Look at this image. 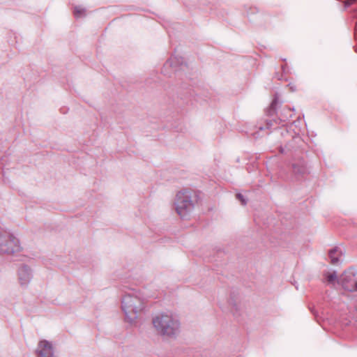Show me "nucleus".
<instances>
[{
	"instance_id": "nucleus-4",
	"label": "nucleus",
	"mask_w": 357,
	"mask_h": 357,
	"mask_svg": "<svg viewBox=\"0 0 357 357\" xmlns=\"http://www.w3.org/2000/svg\"><path fill=\"white\" fill-rule=\"evenodd\" d=\"M21 250L19 240L9 231H0V254L12 255Z\"/></svg>"
},
{
	"instance_id": "nucleus-7",
	"label": "nucleus",
	"mask_w": 357,
	"mask_h": 357,
	"mask_svg": "<svg viewBox=\"0 0 357 357\" xmlns=\"http://www.w3.org/2000/svg\"><path fill=\"white\" fill-rule=\"evenodd\" d=\"M38 357H54L52 344L47 340H42L37 348Z\"/></svg>"
},
{
	"instance_id": "nucleus-12",
	"label": "nucleus",
	"mask_w": 357,
	"mask_h": 357,
	"mask_svg": "<svg viewBox=\"0 0 357 357\" xmlns=\"http://www.w3.org/2000/svg\"><path fill=\"white\" fill-rule=\"evenodd\" d=\"M277 105V100L275 99L272 101L270 108L268 109V115H273L275 112V107Z\"/></svg>"
},
{
	"instance_id": "nucleus-13",
	"label": "nucleus",
	"mask_w": 357,
	"mask_h": 357,
	"mask_svg": "<svg viewBox=\"0 0 357 357\" xmlns=\"http://www.w3.org/2000/svg\"><path fill=\"white\" fill-rule=\"evenodd\" d=\"M236 198L241 202L242 205H245L247 204L246 200L241 194H236Z\"/></svg>"
},
{
	"instance_id": "nucleus-8",
	"label": "nucleus",
	"mask_w": 357,
	"mask_h": 357,
	"mask_svg": "<svg viewBox=\"0 0 357 357\" xmlns=\"http://www.w3.org/2000/svg\"><path fill=\"white\" fill-rule=\"evenodd\" d=\"M342 250L338 248L331 249L328 252L331 263L333 265H337L340 262V257L342 256Z\"/></svg>"
},
{
	"instance_id": "nucleus-1",
	"label": "nucleus",
	"mask_w": 357,
	"mask_h": 357,
	"mask_svg": "<svg viewBox=\"0 0 357 357\" xmlns=\"http://www.w3.org/2000/svg\"><path fill=\"white\" fill-rule=\"evenodd\" d=\"M145 308L144 298L136 291L126 293L121 298V309L125 319L130 324H134Z\"/></svg>"
},
{
	"instance_id": "nucleus-14",
	"label": "nucleus",
	"mask_w": 357,
	"mask_h": 357,
	"mask_svg": "<svg viewBox=\"0 0 357 357\" xmlns=\"http://www.w3.org/2000/svg\"><path fill=\"white\" fill-rule=\"evenodd\" d=\"M356 0H346L345 6L348 7L351 6L353 3H354Z\"/></svg>"
},
{
	"instance_id": "nucleus-10",
	"label": "nucleus",
	"mask_w": 357,
	"mask_h": 357,
	"mask_svg": "<svg viewBox=\"0 0 357 357\" xmlns=\"http://www.w3.org/2000/svg\"><path fill=\"white\" fill-rule=\"evenodd\" d=\"M324 276H325L326 281L329 284H334L335 282H337V280H339V278H337L336 272H335V271L333 273H326L324 274Z\"/></svg>"
},
{
	"instance_id": "nucleus-2",
	"label": "nucleus",
	"mask_w": 357,
	"mask_h": 357,
	"mask_svg": "<svg viewBox=\"0 0 357 357\" xmlns=\"http://www.w3.org/2000/svg\"><path fill=\"white\" fill-rule=\"evenodd\" d=\"M152 324L156 333L166 338L174 339L180 333V321L171 313L156 314L152 319Z\"/></svg>"
},
{
	"instance_id": "nucleus-6",
	"label": "nucleus",
	"mask_w": 357,
	"mask_h": 357,
	"mask_svg": "<svg viewBox=\"0 0 357 357\" xmlns=\"http://www.w3.org/2000/svg\"><path fill=\"white\" fill-rule=\"evenodd\" d=\"M17 278L22 287H26L32 279V271L26 264L22 265L17 271Z\"/></svg>"
},
{
	"instance_id": "nucleus-5",
	"label": "nucleus",
	"mask_w": 357,
	"mask_h": 357,
	"mask_svg": "<svg viewBox=\"0 0 357 357\" xmlns=\"http://www.w3.org/2000/svg\"><path fill=\"white\" fill-rule=\"evenodd\" d=\"M337 283L348 291H357V281L354 280V275L352 272L345 271L337 280Z\"/></svg>"
},
{
	"instance_id": "nucleus-15",
	"label": "nucleus",
	"mask_w": 357,
	"mask_h": 357,
	"mask_svg": "<svg viewBox=\"0 0 357 357\" xmlns=\"http://www.w3.org/2000/svg\"><path fill=\"white\" fill-rule=\"evenodd\" d=\"M166 65H169L170 66H172L173 65V59L171 58L167 63H166Z\"/></svg>"
},
{
	"instance_id": "nucleus-3",
	"label": "nucleus",
	"mask_w": 357,
	"mask_h": 357,
	"mask_svg": "<svg viewBox=\"0 0 357 357\" xmlns=\"http://www.w3.org/2000/svg\"><path fill=\"white\" fill-rule=\"evenodd\" d=\"M194 192L189 189H183L178 191L176 195L174 205L176 213L184 218L194 208Z\"/></svg>"
},
{
	"instance_id": "nucleus-11",
	"label": "nucleus",
	"mask_w": 357,
	"mask_h": 357,
	"mask_svg": "<svg viewBox=\"0 0 357 357\" xmlns=\"http://www.w3.org/2000/svg\"><path fill=\"white\" fill-rule=\"evenodd\" d=\"M74 15L75 17H80L86 15V9L81 6H75L74 8Z\"/></svg>"
},
{
	"instance_id": "nucleus-16",
	"label": "nucleus",
	"mask_w": 357,
	"mask_h": 357,
	"mask_svg": "<svg viewBox=\"0 0 357 357\" xmlns=\"http://www.w3.org/2000/svg\"><path fill=\"white\" fill-rule=\"evenodd\" d=\"M272 126H273V123H272L271 121L267 122V128H271Z\"/></svg>"
},
{
	"instance_id": "nucleus-9",
	"label": "nucleus",
	"mask_w": 357,
	"mask_h": 357,
	"mask_svg": "<svg viewBox=\"0 0 357 357\" xmlns=\"http://www.w3.org/2000/svg\"><path fill=\"white\" fill-rule=\"evenodd\" d=\"M293 172L296 175H303L306 172V167L303 161L292 164Z\"/></svg>"
}]
</instances>
